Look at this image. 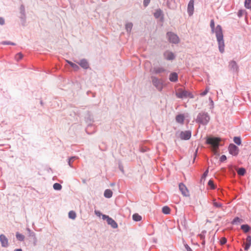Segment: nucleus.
Wrapping results in <instances>:
<instances>
[{
    "label": "nucleus",
    "instance_id": "5fc2aeb1",
    "mask_svg": "<svg viewBox=\"0 0 251 251\" xmlns=\"http://www.w3.org/2000/svg\"><path fill=\"white\" fill-rule=\"evenodd\" d=\"M120 169L121 171H122L123 172H124V170H123V168H121V167H120Z\"/></svg>",
    "mask_w": 251,
    "mask_h": 251
},
{
    "label": "nucleus",
    "instance_id": "393cba45",
    "mask_svg": "<svg viewBox=\"0 0 251 251\" xmlns=\"http://www.w3.org/2000/svg\"><path fill=\"white\" fill-rule=\"evenodd\" d=\"M133 26V24L132 23H127L126 25V29L127 32L129 33L130 32Z\"/></svg>",
    "mask_w": 251,
    "mask_h": 251
},
{
    "label": "nucleus",
    "instance_id": "aec40b11",
    "mask_svg": "<svg viewBox=\"0 0 251 251\" xmlns=\"http://www.w3.org/2000/svg\"><path fill=\"white\" fill-rule=\"evenodd\" d=\"M176 120L177 123L183 124L184 120V116L182 114L178 115L176 116Z\"/></svg>",
    "mask_w": 251,
    "mask_h": 251
},
{
    "label": "nucleus",
    "instance_id": "49530a36",
    "mask_svg": "<svg viewBox=\"0 0 251 251\" xmlns=\"http://www.w3.org/2000/svg\"><path fill=\"white\" fill-rule=\"evenodd\" d=\"M226 159V157L225 155H222L220 157V161L223 162Z\"/></svg>",
    "mask_w": 251,
    "mask_h": 251
},
{
    "label": "nucleus",
    "instance_id": "a18cd8bd",
    "mask_svg": "<svg viewBox=\"0 0 251 251\" xmlns=\"http://www.w3.org/2000/svg\"><path fill=\"white\" fill-rule=\"evenodd\" d=\"M151 0H144L143 4L145 7H147L150 2Z\"/></svg>",
    "mask_w": 251,
    "mask_h": 251
},
{
    "label": "nucleus",
    "instance_id": "b1692460",
    "mask_svg": "<svg viewBox=\"0 0 251 251\" xmlns=\"http://www.w3.org/2000/svg\"><path fill=\"white\" fill-rule=\"evenodd\" d=\"M241 228L245 232L247 233L251 229L250 226L248 225H243L241 226Z\"/></svg>",
    "mask_w": 251,
    "mask_h": 251
},
{
    "label": "nucleus",
    "instance_id": "6e6552de",
    "mask_svg": "<svg viewBox=\"0 0 251 251\" xmlns=\"http://www.w3.org/2000/svg\"><path fill=\"white\" fill-rule=\"evenodd\" d=\"M102 219L103 220H106L107 224L110 225L113 228H117L118 225L116 222L108 216L106 215H102Z\"/></svg>",
    "mask_w": 251,
    "mask_h": 251
},
{
    "label": "nucleus",
    "instance_id": "2eb2a0df",
    "mask_svg": "<svg viewBox=\"0 0 251 251\" xmlns=\"http://www.w3.org/2000/svg\"><path fill=\"white\" fill-rule=\"evenodd\" d=\"M166 72V70L162 67H155L153 69V73L155 74H160Z\"/></svg>",
    "mask_w": 251,
    "mask_h": 251
},
{
    "label": "nucleus",
    "instance_id": "a19ab883",
    "mask_svg": "<svg viewBox=\"0 0 251 251\" xmlns=\"http://www.w3.org/2000/svg\"><path fill=\"white\" fill-rule=\"evenodd\" d=\"M209 90V88L208 87H207L206 88L205 91H203V92H202L201 93V96H204L206 95L207 94V93L208 92Z\"/></svg>",
    "mask_w": 251,
    "mask_h": 251
},
{
    "label": "nucleus",
    "instance_id": "f8f14e48",
    "mask_svg": "<svg viewBox=\"0 0 251 251\" xmlns=\"http://www.w3.org/2000/svg\"><path fill=\"white\" fill-rule=\"evenodd\" d=\"M194 0H190L188 3L187 7V12L189 16H192L193 14L194 10Z\"/></svg>",
    "mask_w": 251,
    "mask_h": 251
},
{
    "label": "nucleus",
    "instance_id": "9d476101",
    "mask_svg": "<svg viewBox=\"0 0 251 251\" xmlns=\"http://www.w3.org/2000/svg\"><path fill=\"white\" fill-rule=\"evenodd\" d=\"M229 68L233 73H237L239 71V67L237 63L234 60L229 62Z\"/></svg>",
    "mask_w": 251,
    "mask_h": 251
},
{
    "label": "nucleus",
    "instance_id": "7ed1b4c3",
    "mask_svg": "<svg viewBox=\"0 0 251 251\" xmlns=\"http://www.w3.org/2000/svg\"><path fill=\"white\" fill-rule=\"evenodd\" d=\"M151 79L153 85L159 91H161L164 87L163 81L162 79L158 78L155 76H151Z\"/></svg>",
    "mask_w": 251,
    "mask_h": 251
},
{
    "label": "nucleus",
    "instance_id": "09e8293b",
    "mask_svg": "<svg viewBox=\"0 0 251 251\" xmlns=\"http://www.w3.org/2000/svg\"><path fill=\"white\" fill-rule=\"evenodd\" d=\"M244 11L243 10H240L238 12V16L240 17H241L244 13Z\"/></svg>",
    "mask_w": 251,
    "mask_h": 251
},
{
    "label": "nucleus",
    "instance_id": "de8ad7c7",
    "mask_svg": "<svg viewBox=\"0 0 251 251\" xmlns=\"http://www.w3.org/2000/svg\"><path fill=\"white\" fill-rule=\"evenodd\" d=\"M184 246L187 251H193L191 248L187 244L184 245Z\"/></svg>",
    "mask_w": 251,
    "mask_h": 251
},
{
    "label": "nucleus",
    "instance_id": "4be33fe9",
    "mask_svg": "<svg viewBox=\"0 0 251 251\" xmlns=\"http://www.w3.org/2000/svg\"><path fill=\"white\" fill-rule=\"evenodd\" d=\"M66 62L69 65H70V66L74 69V70L75 71H77L79 70V68L78 66L77 65H76V64H75V63H73L72 62L70 61L69 60H66Z\"/></svg>",
    "mask_w": 251,
    "mask_h": 251
},
{
    "label": "nucleus",
    "instance_id": "412c9836",
    "mask_svg": "<svg viewBox=\"0 0 251 251\" xmlns=\"http://www.w3.org/2000/svg\"><path fill=\"white\" fill-rule=\"evenodd\" d=\"M113 195L112 191L110 189H106L104 192V196L106 198H110Z\"/></svg>",
    "mask_w": 251,
    "mask_h": 251
},
{
    "label": "nucleus",
    "instance_id": "5701e85b",
    "mask_svg": "<svg viewBox=\"0 0 251 251\" xmlns=\"http://www.w3.org/2000/svg\"><path fill=\"white\" fill-rule=\"evenodd\" d=\"M162 16V11L160 9H157L154 13L155 18H159Z\"/></svg>",
    "mask_w": 251,
    "mask_h": 251
},
{
    "label": "nucleus",
    "instance_id": "dca6fc26",
    "mask_svg": "<svg viewBox=\"0 0 251 251\" xmlns=\"http://www.w3.org/2000/svg\"><path fill=\"white\" fill-rule=\"evenodd\" d=\"M167 5L168 8L175 9L176 8V4L175 0H166Z\"/></svg>",
    "mask_w": 251,
    "mask_h": 251
},
{
    "label": "nucleus",
    "instance_id": "72a5a7b5",
    "mask_svg": "<svg viewBox=\"0 0 251 251\" xmlns=\"http://www.w3.org/2000/svg\"><path fill=\"white\" fill-rule=\"evenodd\" d=\"M233 141H234V143L238 145H240L241 144V138L239 137H234Z\"/></svg>",
    "mask_w": 251,
    "mask_h": 251
},
{
    "label": "nucleus",
    "instance_id": "2f4dec72",
    "mask_svg": "<svg viewBox=\"0 0 251 251\" xmlns=\"http://www.w3.org/2000/svg\"><path fill=\"white\" fill-rule=\"evenodd\" d=\"M69 217L72 219H75L76 218V214L74 211H71L69 213Z\"/></svg>",
    "mask_w": 251,
    "mask_h": 251
},
{
    "label": "nucleus",
    "instance_id": "c85d7f7f",
    "mask_svg": "<svg viewBox=\"0 0 251 251\" xmlns=\"http://www.w3.org/2000/svg\"><path fill=\"white\" fill-rule=\"evenodd\" d=\"M53 188L55 190L59 191L62 189V186L59 183H55L53 185Z\"/></svg>",
    "mask_w": 251,
    "mask_h": 251
},
{
    "label": "nucleus",
    "instance_id": "79ce46f5",
    "mask_svg": "<svg viewBox=\"0 0 251 251\" xmlns=\"http://www.w3.org/2000/svg\"><path fill=\"white\" fill-rule=\"evenodd\" d=\"M241 221V220L239 218L236 217L233 220L232 223L233 224H236V223H237L238 222H240Z\"/></svg>",
    "mask_w": 251,
    "mask_h": 251
},
{
    "label": "nucleus",
    "instance_id": "37998d69",
    "mask_svg": "<svg viewBox=\"0 0 251 251\" xmlns=\"http://www.w3.org/2000/svg\"><path fill=\"white\" fill-rule=\"evenodd\" d=\"M227 240L225 237H222L220 240V243L221 245H224L226 243Z\"/></svg>",
    "mask_w": 251,
    "mask_h": 251
},
{
    "label": "nucleus",
    "instance_id": "e433bc0d",
    "mask_svg": "<svg viewBox=\"0 0 251 251\" xmlns=\"http://www.w3.org/2000/svg\"><path fill=\"white\" fill-rule=\"evenodd\" d=\"M76 158L75 156H73L69 158L68 163V165L71 167H73L72 166V162L74 161V160Z\"/></svg>",
    "mask_w": 251,
    "mask_h": 251
},
{
    "label": "nucleus",
    "instance_id": "0eeeda50",
    "mask_svg": "<svg viewBox=\"0 0 251 251\" xmlns=\"http://www.w3.org/2000/svg\"><path fill=\"white\" fill-rule=\"evenodd\" d=\"M167 36L171 43L173 44H177L179 42V39L177 35L172 32H169L167 33Z\"/></svg>",
    "mask_w": 251,
    "mask_h": 251
},
{
    "label": "nucleus",
    "instance_id": "3c124183",
    "mask_svg": "<svg viewBox=\"0 0 251 251\" xmlns=\"http://www.w3.org/2000/svg\"><path fill=\"white\" fill-rule=\"evenodd\" d=\"M208 173V170H206L205 172L203 173V175H202V178H204L205 177L207 176V174Z\"/></svg>",
    "mask_w": 251,
    "mask_h": 251
},
{
    "label": "nucleus",
    "instance_id": "20e7f679",
    "mask_svg": "<svg viewBox=\"0 0 251 251\" xmlns=\"http://www.w3.org/2000/svg\"><path fill=\"white\" fill-rule=\"evenodd\" d=\"M220 139L218 138L209 137L206 140V143L211 146L213 151L216 152L219 148Z\"/></svg>",
    "mask_w": 251,
    "mask_h": 251
},
{
    "label": "nucleus",
    "instance_id": "6ab92c4d",
    "mask_svg": "<svg viewBox=\"0 0 251 251\" xmlns=\"http://www.w3.org/2000/svg\"><path fill=\"white\" fill-rule=\"evenodd\" d=\"M251 245V236H248L246 239V243L245 246V250L248 251Z\"/></svg>",
    "mask_w": 251,
    "mask_h": 251
},
{
    "label": "nucleus",
    "instance_id": "c03bdc74",
    "mask_svg": "<svg viewBox=\"0 0 251 251\" xmlns=\"http://www.w3.org/2000/svg\"><path fill=\"white\" fill-rule=\"evenodd\" d=\"M95 214L99 217H100V216L102 217V215H104L102 214L100 211L98 210H95Z\"/></svg>",
    "mask_w": 251,
    "mask_h": 251
},
{
    "label": "nucleus",
    "instance_id": "4468645a",
    "mask_svg": "<svg viewBox=\"0 0 251 251\" xmlns=\"http://www.w3.org/2000/svg\"><path fill=\"white\" fill-rule=\"evenodd\" d=\"M179 189L181 192L182 194L185 197L189 196V192L186 187L182 183L179 185Z\"/></svg>",
    "mask_w": 251,
    "mask_h": 251
},
{
    "label": "nucleus",
    "instance_id": "1a4fd4ad",
    "mask_svg": "<svg viewBox=\"0 0 251 251\" xmlns=\"http://www.w3.org/2000/svg\"><path fill=\"white\" fill-rule=\"evenodd\" d=\"M228 151L230 154L236 156L239 153L238 148L233 144H230L228 147Z\"/></svg>",
    "mask_w": 251,
    "mask_h": 251
},
{
    "label": "nucleus",
    "instance_id": "8fccbe9b",
    "mask_svg": "<svg viewBox=\"0 0 251 251\" xmlns=\"http://www.w3.org/2000/svg\"><path fill=\"white\" fill-rule=\"evenodd\" d=\"M4 23H5L4 19L2 17H0V25H3L4 24Z\"/></svg>",
    "mask_w": 251,
    "mask_h": 251
},
{
    "label": "nucleus",
    "instance_id": "603ef678",
    "mask_svg": "<svg viewBox=\"0 0 251 251\" xmlns=\"http://www.w3.org/2000/svg\"><path fill=\"white\" fill-rule=\"evenodd\" d=\"M210 100H211V108H212L213 107V105H214V102L213 101V100L210 99Z\"/></svg>",
    "mask_w": 251,
    "mask_h": 251
},
{
    "label": "nucleus",
    "instance_id": "ea45409f",
    "mask_svg": "<svg viewBox=\"0 0 251 251\" xmlns=\"http://www.w3.org/2000/svg\"><path fill=\"white\" fill-rule=\"evenodd\" d=\"M2 45H15L14 43L10 42V41H3L1 43Z\"/></svg>",
    "mask_w": 251,
    "mask_h": 251
},
{
    "label": "nucleus",
    "instance_id": "4c0bfd02",
    "mask_svg": "<svg viewBox=\"0 0 251 251\" xmlns=\"http://www.w3.org/2000/svg\"><path fill=\"white\" fill-rule=\"evenodd\" d=\"M23 57V55L21 53H17L15 57V59L17 61H19L20 59H21Z\"/></svg>",
    "mask_w": 251,
    "mask_h": 251
},
{
    "label": "nucleus",
    "instance_id": "a878e982",
    "mask_svg": "<svg viewBox=\"0 0 251 251\" xmlns=\"http://www.w3.org/2000/svg\"><path fill=\"white\" fill-rule=\"evenodd\" d=\"M133 220L135 221H140L142 220V217L138 214H134L132 216Z\"/></svg>",
    "mask_w": 251,
    "mask_h": 251
},
{
    "label": "nucleus",
    "instance_id": "864d4df0",
    "mask_svg": "<svg viewBox=\"0 0 251 251\" xmlns=\"http://www.w3.org/2000/svg\"><path fill=\"white\" fill-rule=\"evenodd\" d=\"M14 251H22V250L21 249H18L14 250Z\"/></svg>",
    "mask_w": 251,
    "mask_h": 251
},
{
    "label": "nucleus",
    "instance_id": "f257e3e1",
    "mask_svg": "<svg viewBox=\"0 0 251 251\" xmlns=\"http://www.w3.org/2000/svg\"><path fill=\"white\" fill-rule=\"evenodd\" d=\"M210 26L211 28L212 32L215 33L218 44L219 51L221 53H223L225 51V45L224 40L222 28L220 25H217V26L215 28V23L213 20H211L210 21Z\"/></svg>",
    "mask_w": 251,
    "mask_h": 251
},
{
    "label": "nucleus",
    "instance_id": "423d86ee",
    "mask_svg": "<svg viewBox=\"0 0 251 251\" xmlns=\"http://www.w3.org/2000/svg\"><path fill=\"white\" fill-rule=\"evenodd\" d=\"M176 136L181 140H187L191 137V132L190 130L184 131H177L176 132Z\"/></svg>",
    "mask_w": 251,
    "mask_h": 251
},
{
    "label": "nucleus",
    "instance_id": "473e14b6",
    "mask_svg": "<svg viewBox=\"0 0 251 251\" xmlns=\"http://www.w3.org/2000/svg\"><path fill=\"white\" fill-rule=\"evenodd\" d=\"M246 173V170L243 168H241L237 171V173L240 176H244Z\"/></svg>",
    "mask_w": 251,
    "mask_h": 251
},
{
    "label": "nucleus",
    "instance_id": "58836bf2",
    "mask_svg": "<svg viewBox=\"0 0 251 251\" xmlns=\"http://www.w3.org/2000/svg\"><path fill=\"white\" fill-rule=\"evenodd\" d=\"M208 184L211 187V189H215V187L214 186V182H213V180H209L208 182Z\"/></svg>",
    "mask_w": 251,
    "mask_h": 251
},
{
    "label": "nucleus",
    "instance_id": "c9c22d12",
    "mask_svg": "<svg viewBox=\"0 0 251 251\" xmlns=\"http://www.w3.org/2000/svg\"><path fill=\"white\" fill-rule=\"evenodd\" d=\"M26 230L28 232L29 236L35 238V233L34 232H33L30 229H29V228H27Z\"/></svg>",
    "mask_w": 251,
    "mask_h": 251
},
{
    "label": "nucleus",
    "instance_id": "9b49d317",
    "mask_svg": "<svg viewBox=\"0 0 251 251\" xmlns=\"http://www.w3.org/2000/svg\"><path fill=\"white\" fill-rule=\"evenodd\" d=\"M0 242L2 247L7 248L9 245L8 240L3 234L0 235Z\"/></svg>",
    "mask_w": 251,
    "mask_h": 251
},
{
    "label": "nucleus",
    "instance_id": "39448f33",
    "mask_svg": "<svg viewBox=\"0 0 251 251\" xmlns=\"http://www.w3.org/2000/svg\"><path fill=\"white\" fill-rule=\"evenodd\" d=\"M176 95L178 98L184 99L189 97L190 98H194V95L190 92L184 90L182 89H178L176 93Z\"/></svg>",
    "mask_w": 251,
    "mask_h": 251
},
{
    "label": "nucleus",
    "instance_id": "f03ea898",
    "mask_svg": "<svg viewBox=\"0 0 251 251\" xmlns=\"http://www.w3.org/2000/svg\"><path fill=\"white\" fill-rule=\"evenodd\" d=\"M210 119V116L207 113L201 112L198 115L196 121L201 125H206L208 123Z\"/></svg>",
    "mask_w": 251,
    "mask_h": 251
},
{
    "label": "nucleus",
    "instance_id": "bb28decb",
    "mask_svg": "<svg viewBox=\"0 0 251 251\" xmlns=\"http://www.w3.org/2000/svg\"><path fill=\"white\" fill-rule=\"evenodd\" d=\"M16 238L20 241H23L25 239V236L22 234L17 232L16 234Z\"/></svg>",
    "mask_w": 251,
    "mask_h": 251
},
{
    "label": "nucleus",
    "instance_id": "cd10ccee",
    "mask_svg": "<svg viewBox=\"0 0 251 251\" xmlns=\"http://www.w3.org/2000/svg\"><path fill=\"white\" fill-rule=\"evenodd\" d=\"M20 13L22 15L21 18H24L25 17V8L23 5H21L20 7Z\"/></svg>",
    "mask_w": 251,
    "mask_h": 251
},
{
    "label": "nucleus",
    "instance_id": "c756f323",
    "mask_svg": "<svg viewBox=\"0 0 251 251\" xmlns=\"http://www.w3.org/2000/svg\"><path fill=\"white\" fill-rule=\"evenodd\" d=\"M162 212L165 214H168L170 212V208L167 206H164L162 208Z\"/></svg>",
    "mask_w": 251,
    "mask_h": 251
},
{
    "label": "nucleus",
    "instance_id": "f3484780",
    "mask_svg": "<svg viewBox=\"0 0 251 251\" xmlns=\"http://www.w3.org/2000/svg\"><path fill=\"white\" fill-rule=\"evenodd\" d=\"M169 80L171 82H176L178 80V75L176 73L173 72L170 74L169 75Z\"/></svg>",
    "mask_w": 251,
    "mask_h": 251
},
{
    "label": "nucleus",
    "instance_id": "7c9ffc66",
    "mask_svg": "<svg viewBox=\"0 0 251 251\" xmlns=\"http://www.w3.org/2000/svg\"><path fill=\"white\" fill-rule=\"evenodd\" d=\"M245 6L246 8H251V0H245Z\"/></svg>",
    "mask_w": 251,
    "mask_h": 251
},
{
    "label": "nucleus",
    "instance_id": "a211bd4d",
    "mask_svg": "<svg viewBox=\"0 0 251 251\" xmlns=\"http://www.w3.org/2000/svg\"><path fill=\"white\" fill-rule=\"evenodd\" d=\"M77 63L83 69H86L89 67L88 63L87 61V60L85 59L80 60V61Z\"/></svg>",
    "mask_w": 251,
    "mask_h": 251
},
{
    "label": "nucleus",
    "instance_id": "ddd939ff",
    "mask_svg": "<svg viewBox=\"0 0 251 251\" xmlns=\"http://www.w3.org/2000/svg\"><path fill=\"white\" fill-rule=\"evenodd\" d=\"M164 56L168 60H172L175 58L174 53L169 50H167L164 53Z\"/></svg>",
    "mask_w": 251,
    "mask_h": 251
},
{
    "label": "nucleus",
    "instance_id": "f704fd0d",
    "mask_svg": "<svg viewBox=\"0 0 251 251\" xmlns=\"http://www.w3.org/2000/svg\"><path fill=\"white\" fill-rule=\"evenodd\" d=\"M213 204L214 206L216 208H221L222 207V204L221 203H219L216 201L215 200H213Z\"/></svg>",
    "mask_w": 251,
    "mask_h": 251
}]
</instances>
